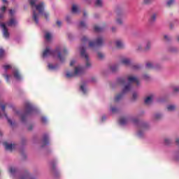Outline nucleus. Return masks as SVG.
I'll return each mask as SVG.
<instances>
[{
    "label": "nucleus",
    "mask_w": 179,
    "mask_h": 179,
    "mask_svg": "<svg viewBox=\"0 0 179 179\" xmlns=\"http://www.w3.org/2000/svg\"><path fill=\"white\" fill-rule=\"evenodd\" d=\"M129 82L128 84L124 85V88L122 89V93L117 94L115 97V101H120L127 93H129V92H131V89H132V84L131 83H135L138 85H139V78L138 77L132 75V74H129L126 76V77H120L117 78V83L119 85H125V82Z\"/></svg>",
    "instance_id": "f257e3e1"
},
{
    "label": "nucleus",
    "mask_w": 179,
    "mask_h": 179,
    "mask_svg": "<svg viewBox=\"0 0 179 179\" xmlns=\"http://www.w3.org/2000/svg\"><path fill=\"white\" fill-rule=\"evenodd\" d=\"M29 3L32 9H36V10H33L32 17L36 24H38V20L41 15H43L45 19L50 17V14L44 12V8L45 7L44 2L38 3V0H29Z\"/></svg>",
    "instance_id": "f03ea898"
},
{
    "label": "nucleus",
    "mask_w": 179,
    "mask_h": 179,
    "mask_svg": "<svg viewBox=\"0 0 179 179\" xmlns=\"http://www.w3.org/2000/svg\"><path fill=\"white\" fill-rule=\"evenodd\" d=\"M69 52L66 48L58 46L55 50H53L50 47L46 48L43 52V58H48V57H57V59L60 62L65 61V55H68Z\"/></svg>",
    "instance_id": "7ed1b4c3"
},
{
    "label": "nucleus",
    "mask_w": 179,
    "mask_h": 179,
    "mask_svg": "<svg viewBox=\"0 0 179 179\" xmlns=\"http://www.w3.org/2000/svg\"><path fill=\"white\" fill-rule=\"evenodd\" d=\"M129 120L134 122V123L137 126V136L138 138H143L145 136V131L148 129V123L145 122H141L136 119L131 118V116L122 117L119 120V124L121 125H127Z\"/></svg>",
    "instance_id": "20e7f679"
},
{
    "label": "nucleus",
    "mask_w": 179,
    "mask_h": 179,
    "mask_svg": "<svg viewBox=\"0 0 179 179\" xmlns=\"http://www.w3.org/2000/svg\"><path fill=\"white\" fill-rule=\"evenodd\" d=\"M23 110H16L15 114L19 115L22 122H26L27 115L36 113L37 108L30 102H25Z\"/></svg>",
    "instance_id": "39448f33"
},
{
    "label": "nucleus",
    "mask_w": 179,
    "mask_h": 179,
    "mask_svg": "<svg viewBox=\"0 0 179 179\" xmlns=\"http://www.w3.org/2000/svg\"><path fill=\"white\" fill-rule=\"evenodd\" d=\"M15 24H17V21H16V19L15 18H10V20L8 21L6 24L3 22L1 23V28L2 29L3 37L6 40L9 39V37L10 36V34L9 33V29H8V26L9 27H12Z\"/></svg>",
    "instance_id": "423d86ee"
},
{
    "label": "nucleus",
    "mask_w": 179,
    "mask_h": 179,
    "mask_svg": "<svg viewBox=\"0 0 179 179\" xmlns=\"http://www.w3.org/2000/svg\"><path fill=\"white\" fill-rule=\"evenodd\" d=\"M80 55L81 58L85 60V68H91L92 62H90V57L87 52H86V48L85 46L80 47Z\"/></svg>",
    "instance_id": "0eeeda50"
},
{
    "label": "nucleus",
    "mask_w": 179,
    "mask_h": 179,
    "mask_svg": "<svg viewBox=\"0 0 179 179\" xmlns=\"http://www.w3.org/2000/svg\"><path fill=\"white\" fill-rule=\"evenodd\" d=\"M85 73V68L78 65L75 66L74 72H69L67 71L66 73V77L69 79H71V78H75V76H80V75H83Z\"/></svg>",
    "instance_id": "6e6552de"
},
{
    "label": "nucleus",
    "mask_w": 179,
    "mask_h": 179,
    "mask_svg": "<svg viewBox=\"0 0 179 179\" xmlns=\"http://www.w3.org/2000/svg\"><path fill=\"white\" fill-rule=\"evenodd\" d=\"M121 64H123L125 66H129L134 71L141 69V66L139 64L132 63V61H131L129 58H123L121 60Z\"/></svg>",
    "instance_id": "1a4fd4ad"
},
{
    "label": "nucleus",
    "mask_w": 179,
    "mask_h": 179,
    "mask_svg": "<svg viewBox=\"0 0 179 179\" xmlns=\"http://www.w3.org/2000/svg\"><path fill=\"white\" fill-rule=\"evenodd\" d=\"M88 44L89 47L92 49L101 47V45H103V38L101 36H99L95 41H90Z\"/></svg>",
    "instance_id": "9d476101"
},
{
    "label": "nucleus",
    "mask_w": 179,
    "mask_h": 179,
    "mask_svg": "<svg viewBox=\"0 0 179 179\" xmlns=\"http://www.w3.org/2000/svg\"><path fill=\"white\" fill-rule=\"evenodd\" d=\"M6 107V104H5V105L1 104V113L2 112L3 113V115L1 114V118H2V117H5V118H6V120H8V124H10V125H11V127H13V125H15V123L13 122H12V120L8 117V115H6V113H5Z\"/></svg>",
    "instance_id": "9b49d317"
},
{
    "label": "nucleus",
    "mask_w": 179,
    "mask_h": 179,
    "mask_svg": "<svg viewBox=\"0 0 179 179\" xmlns=\"http://www.w3.org/2000/svg\"><path fill=\"white\" fill-rule=\"evenodd\" d=\"M13 76L15 80L19 81L22 79V74H20L17 69H13Z\"/></svg>",
    "instance_id": "f8f14e48"
},
{
    "label": "nucleus",
    "mask_w": 179,
    "mask_h": 179,
    "mask_svg": "<svg viewBox=\"0 0 179 179\" xmlns=\"http://www.w3.org/2000/svg\"><path fill=\"white\" fill-rule=\"evenodd\" d=\"M4 146L6 150H9V152H12L14 149H16V144L15 143H4Z\"/></svg>",
    "instance_id": "ddd939ff"
},
{
    "label": "nucleus",
    "mask_w": 179,
    "mask_h": 179,
    "mask_svg": "<svg viewBox=\"0 0 179 179\" xmlns=\"http://www.w3.org/2000/svg\"><path fill=\"white\" fill-rule=\"evenodd\" d=\"M3 6L1 8V17H2V13H5L6 12V8H8V5H9V2L8 0H2Z\"/></svg>",
    "instance_id": "4468645a"
},
{
    "label": "nucleus",
    "mask_w": 179,
    "mask_h": 179,
    "mask_svg": "<svg viewBox=\"0 0 179 179\" xmlns=\"http://www.w3.org/2000/svg\"><path fill=\"white\" fill-rule=\"evenodd\" d=\"M146 68H148V69H157L159 67L156 63L148 62L146 63Z\"/></svg>",
    "instance_id": "2eb2a0df"
},
{
    "label": "nucleus",
    "mask_w": 179,
    "mask_h": 179,
    "mask_svg": "<svg viewBox=\"0 0 179 179\" xmlns=\"http://www.w3.org/2000/svg\"><path fill=\"white\" fill-rule=\"evenodd\" d=\"M154 99H155V95L153 94L149 95L145 99V103L149 106V104H152Z\"/></svg>",
    "instance_id": "dca6fc26"
},
{
    "label": "nucleus",
    "mask_w": 179,
    "mask_h": 179,
    "mask_svg": "<svg viewBox=\"0 0 179 179\" xmlns=\"http://www.w3.org/2000/svg\"><path fill=\"white\" fill-rule=\"evenodd\" d=\"M44 37H45V40H46V41H51L52 40L53 36L51 32L47 31L45 33Z\"/></svg>",
    "instance_id": "f3484780"
},
{
    "label": "nucleus",
    "mask_w": 179,
    "mask_h": 179,
    "mask_svg": "<svg viewBox=\"0 0 179 179\" xmlns=\"http://www.w3.org/2000/svg\"><path fill=\"white\" fill-rule=\"evenodd\" d=\"M48 69H50V71H57V69H58L59 66L58 64H53L51 63H49L48 64Z\"/></svg>",
    "instance_id": "a211bd4d"
},
{
    "label": "nucleus",
    "mask_w": 179,
    "mask_h": 179,
    "mask_svg": "<svg viewBox=\"0 0 179 179\" xmlns=\"http://www.w3.org/2000/svg\"><path fill=\"white\" fill-rule=\"evenodd\" d=\"M42 143H43L42 146H45V145H48L50 143V142L48 141V134L43 135Z\"/></svg>",
    "instance_id": "6ab92c4d"
},
{
    "label": "nucleus",
    "mask_w": 179,
    "mask_h": 179,
    "mask_svg": "<svg viewBox=\"0 0 179 179\" xmlns=\"http://www.w3.org/2000/svg\"><path fill=\"white\" fill-rule=\"evenodd\" d=\"M163 117V115L161 113H155L152 115V120L153 121H159V120H162V117Z\"/></svg>",
    "instance_id": "aec40b11"
},
{
    "label": "nucleus",
    "mask_w": 179,
    "mask_h": 179,
    "mask_svg": "<svg viewBox=\"0 0 179 179\" xmlns=\"http://www.w3.org/2000/svg\"><path fill=\"white\" fill-rule=\"evenodd\" d=\"M115 45L117 48H124V42L121 40H117L115 41Z\"/></svg>",
    "instance_id": "412c9836"
},
{
    "label": "nucleus",
    "mask_w": 179,
    "mask_h": 179,
    "mask_svg": "<svg viewBox=\"0 0 179 179\" xmlns=\"http://www.w3.org/2000/svg\"><path fill=\"white\" fill-rule=\"evenodd\" d=\"M118 68H120L118 64H113L110 66V70L112 72H117V71H118Z\"/></svg>",
    "instance_id": "4be33fe9"
},
{
    "label": "nucleus",
    "mask_w": 179,
    "mask_h": 179,
    "mask_svg": "<svg viewBox=\"0 0 179 179\" xmlns=\"http://www.w3.org/2000/svg\"><path fill=\"white\" fill-rule=\"evenodd\" d=\"M80 90L83 93V94H86V93H87V88L86 87V84H82L80 87Z\"/></svg>",
    "instance_id": "5701e85b"
},
{
    "label": "nucleus",
    "mask_w": 179,
    "mask_h": 179,
    "mask_svg": "<svg viewBox=\"0 0 179 179\" xmlns=\"http://www.w3.org/2000/svg\"><path fill=\"white\" fill-rule=\"evenodd\" d=\"M95 6H97L98 8H101L103 6V0H95Z\"/></svg>",
    "instance_id": "b1692460"
},
{
    "label": "nucleus",
    "mask_w": 179,
    "mask_h": 179,
    "mask_svg": "<svg viewBox=\"0 0 179 179\" xmlns=\"http://www.w3.org/2000/svg\"><path fill=\"white\" fill-rule=\"evenodd\" d=\"M71 10L73 13H79V7L76 5H73Z\"/></svg>",
    "instance_id": "393cba45"
},
{
    "label": "nucleus",
    "mask_w": 179,
    "mask_h": 179,
    "mask_svg": "<svg viewBox=\"0 0 179 179\" xmlns=\"http://www.w3.org/2000/svg\"><path fill=\"white\" fill-rule=\"evenodd\" d=\"M97 58H99V59H104V58H106V55H104L101 52H97Z\"/></svg>",
    "instance_id": "a878e982"
},
{
    "label": "nucleus",
    "mask_w": 179,
    "mask_h": 179,
    "mask_svg": "<svg viewBox=\"0 0 179 179\" xmlns=\"http://www.w3.org/2000/svg\"><path fill=\"white\" fill-rule=\"evenodd\" d=\"M94 29L96 33H100V32L103 31V29L102 27H100L97 25H96Z\"/></svg>",
    "instance_id": "bb28decb"
},
{
    "label": "nucleus",
    "mask_w": 179,
    "mask_h": 179,
    "mask_svg": "<svg viewBox=\"0 0 179 179\" xmlns=\"http://www.w3.org/2000/svg\"><path fill=\"white\" fill-rule=\"evenodd\" d=\"M116 23H117V24H122V23H124V21L122 20V17H117L116 18Z\"/></svg>",
    "instance_id": "cd10ccee"
},
{
    "label": "nucleus",
    "mask_w": 179,
    "mask_h": 179,
    "mask_svg": "<svg viewBox=\"0 0 179 179\" xmlns=\"http://www.w3.org/2000/svg\"><path fill=\"white\" fill-rule=\"evenodd\" d=\"M168 111H174L176 110L175 105L171 104L167 106Z\"/></svg>",
    "instance_id": "c85d7f7f"
},
{
    "label": "nucleus",
    "mask_w": 179,
    "mask_h": 179,
    "mask_svg": "<svg viewBox=\"0 0 179 179\" xmlns=\"http://www.w3.org/2000/svg\"><path fill=\"white\" fill-rule=\"evenodd\" d=\"M176 3V0H168L166 1L167 6H171Z\"/></svg>",
    "instance_id": "c756f323"
},
{
    "label": "nucleus",
    "mask_w": 179,
    "mask_h": 179,
    "mask_svg": "<svg viewBox=\"0 0 179 179\" xmlns=\"http://www.w3.org/2000/svg\"><path fill=\"white\" fill-rule=\"evenodd\" d=\"M3 76L5 78L6 82H9L10 80H12V76H9L8 74H4Z\"/></svg>",
    "instance_id": "7c9ffc66"
},
{
    "label": "nucleus",
    "mask_w": 179,
    "mask_h": 179,
    "mask_svg": "<svg viewBox=\"0 0 179 179\" xmlns=\"http://www.w3.org/2000/svg\"><path fill=\"white\" fill-rule=\"evenodd\" d=\"M157 17V14L156 13H154L151 15V17H150V21L151 22H156V19Z\"/></svg>",
    "instance_id": "2f4dec72"
},
{
    "label": "nucleus",
    "mask_w": 179,
    "mask_h": 179,
    "mask_svg": "<svg viewBox=\"0 0 179 179\" xmlns=\"http://www.w3.org/2000/svg\"><path fill=\"white\" fill-rule=\"evenodd\" d=\"M164 142L165 145H170L171 143V139L170 138H165Z\"/></svg>",
    "instance_id": "473e14b6"
},
{
    "label": "nucleus",
    "mask_w": 179,
    "mask_h": 179,
    "mask_svg": "<svg viewBox=\"0 0 179 179\" xmlns=\"http://www.w3.org/2000/svg\"><path fill=\"white\" fill-rule=\"evenodd\" d=\"M150 47H152V42L148 41L145 45V50H150Z\"/></svg>",
    "instance_id": "72a5a7b5"
},
{
    "label": "nucleus",
    "mask_w": 179,
    "mask_h": 179,
    "mask_svg": "<svg viewBox=\"0 0 179 179\" xmlns=\"http://www.w3.org/2000/svg\"><path fill=\"white\" fill-rule=\"evenodd\" d=\"M12 69V66L9 64H6L3 66V69H4V71H9V69Z\"/></svg>",
    "instance_id": "f704fd0d"
},
{
    "label": "nucleus",
    "mask_w": 179,
    "mask_h": 179,
    "mask_svg": "<svg viewBox=\"0 0 179 179\" xmlns=\"http://www.w3.org/2000/svg\"><path fill=\"white\" fill-rule=\"evenodd\" d=\"M172 90H173V93H179V86L172 87Z\"/></svg>",
    "instance_id": "c9c22d12"
},
{
    "label": "nucleus",
    "mask_w": 179,
    "mask_h": 179,
    "mask_svg": "<svg viewBox=\"0 0 179 179\" xmlns=\"http://www.w3.org/2000/svg\"><path fill=\"white\" fill-rule=\"evenodd\" d=\"M9 171L11 174H15V173H16V171H17V169H16V168H15V167H10Z\"/></svg>",
    "instance_id": "e433bc0d"
},
{
    "label": "nucleus",
    "mask_w": 179,
    "mask_h": 179,
    "mask_svg": "<svg viewBox=\"0 0 179 179\" xmlns=\"http://www.w3.org/2000/svg\"><path fill=\"white\" fill-rule=\"evenodd\" d=\"M131 99L133 101L136 100L138 99V93H136V92L133 93Z\"/></svg>",
    "instance_id": "4c0bfd02"
},
{
    "label": "nucleus",
    "mask_w": 179,
    "mask_h": 179,
    "mask_svg": "<svg viewBox=\"0 0 179 179\" xmlns=\"http://www.w3.org/2000/svg\"><path fill=\"white\" fill-rule=\"evenodd\" d=\"M80 27H86V22L85 21L80 22L79 24Z\"/></svg>",
    "instance_id": "58836bf2"
},
{
    "label": "nucleus",
    "mask_w": 179,
    "mask_h": 179,
    "mask_svg": "<svg viewBox=\"0 0 179 179\" xmlns=\"http://www.w3.org/2000/svg\"><path fill=\"white\" fill-rule=\"evenodd\" d=\"M82 43H87L88 41V38L87 36H83L82 39H81Z\"/></svg>",
    "instance_id": "ea45409f"
},
{
    "label": "nucleus",
    "mask_w": 179,
    "mask_h": 179,
    "mask_svg": "<svg viewBox=\"0 0 179 179\" xmlns=\"http://www.w3.org/2000/svg\"><path fill=\"white\" fill-rule=\"evenodd\" d=\"M76 65V60L73 59L71 60V62H70V66H75Z\"/></svg>",
    "instance_id": "a19ab883"
},
{
    "label": "nucleus",
    "mask_w": 179,
    "mask_h": 179,
    "mask_svg": "<svg viewBox=\"0 0 179 179\" xmlns=\"http://www.w3.org/2000/svg\"><path fill=\"white\" fill-rule=\"evenodd\" d=\"M177 50V48L172 47L169 48V51H171V52H176Z\"/></svg>",
    "instance_id": "79ce46f5"
},
{
    "label": "nucleus",
    "mask_w": 179,
    "mask_h": 179,
    "mask_svg": "<svg viewBox=\"0 0 179 179\" xmlns=\"http://www.w3.org/2000/svg\"><path fill=\"white\" fill-rule=\"evenodd\" d=\"M110 111H111V113H117V111H118V109L115 107H112L110 108Z\"/></svg>",
    "instance_id": "37998d69"
},
{
    "label": "nucleus",
    "mask_w": 179,
    "mask_h": 179,
    "mask_svg": "<svg viewBox=\"0 0 179 179\" xmlns=\"http://www.w3.org/2000/svg\"><path fill=\"white\" fill-rule=\"evenodd\" d=\"M15 13H16V10H9V14H10L11 16H13Z\"/></svg>",
    "instance_id": "c03bdc74"
},
{
    "label": "nucleus",
    "mask_w": 179,
    "mask_h": 179,
    "mask_svg": "<svg viewBox=\"0 0 179 179\" xmlns=\"http://www.w3.org/2000/svg\"><path fill=\"white\" fill-rule=\"evenodd\" d=\"M152 1H153V0H143V2H144V3L148 5L149 3H152Z\"/></svg>",
    "instance_id": "a18cd8bd"
},
{
    "label": "nucleus",
    "mask_w": 179,
    "mask_h": 179,
    "mask_svg": "<svg viewBox=\"0 0 179 179\" xmlns=\"http://www.w3.org/2000/svg\"><path fill=\"white\" fill-rule=\"evenodd\" d=\"M41 122H43V124H45V122H47V117H42Z\"/></svg>",
    "instance_id": "49530a36"
},
{
    "label": "nucleus",
    "mask_w": 179,
    "mask_h": 179,
    "mask_svg": "<svg viewBox=\"0 0 179 179\" xmlns=\"http://www.w3.org/2000/svg\"><path fill=\"white\" fill-rule=\"evenodd\" d=\"M164 38H165V40H166V41H169V40L171 39L170 36H169V35H164Z\"/></svg>",
    "instance_id": "de8ad7c7"
},
{
    "label": "nucleus",
    "mask_w": 179,
    "mask_h": 179,
    "mask_svg": "<svg viewBox=\"0 0 179 179\" xmlns=\"http://www.w3.org/2000/svg\"><path fill=\"white\" fill-rule=\"evenodd\" d=\"M5 55V50L3 49H1V57H3Z\"/></svg>",
    "instance_id": "09e8293b"
},
{
    "label": "nucleus",
    "mask_w": 179,
    "mask_h": 179,
    "mask_svg": "<svg viewBox=\"0 0 179 179\" xmlns=\"http://www.w3.org/2000/svg\"><path fill=\"white\" fill-rule=\"evenodd\" d=\"M57 26H59V27H61V26L62 24V22L59 20H57Z\"/></svg>",
    "instance_id": "8fccbe9b"
},
{
    "label": "nucleus",
    "mask_w": 179,
    "mask_h": 179,
    "mask_svg": "<svg viewBox=\"0 0 179 179\" xmlns=\"http://www.w3.org/2000/svg\"><path fill=\"white\" fill-rule=\"evenodd\" d=\"M66 21L67 22H71V17H69V16H67L66 17Z\"/></svg>",
    "instance_id": "3c124183"
},
{
    "label": "nucleus",
    "mask_w": 179,
    "mask_h": 179,
    "mask_svg": "<svg viewBox=\"0 0 179 179\" xmlns=\"http://www.w3.org/2000/svg\"><path fill=\"white\" fill-rule=\"evenodd\" d=\"M149 78H150L149 75H145L144 76V79L148 80V79H149Z\"/></svg>",
    "instance_id": "603ef678"
},
{
    "label": "nucleus",
    "mask_w": 179,
    "mask_h": 179,
    "mask_svg": "<svg viewBox=\"0 0 179 179\" xmlns=\"http://www.w3.org/2000/svg\"><path fill=\"white\" fill-rule=\"evenodd\" d=\"M83 16L84 17H86V16H87V13L86 11L83 12Z\"/></svg>",
    "instance_id": "864d4df0"
},
{
    "label": "nucleus",
    "mask_w": 179,
    "mask_h": 179,
    "mask_svg": "<svg viewBox=\"0 0 179 179\" xmlns=\"http://www.w3.org/2000/svg\"><path fill=\"white\" fill-rule=\"evenodd\" d=\"M176 143L177 145H179V137H178L176 140Z\"/></svg>",
    "instance_id": "5fc2aeb1"
},
{
    "label": "nucleus",
    "mask_w": 179,
    "mask_h": 179,
    "mask_svg": "<svg viewBox=\"0 0 179 179\" xmlns=\"http://www.w3.org/2000/svg\"><path fill=\"white\" fill-rule=\"evenodd\" d=\"M85 2H87V3H92V0H85Z\"/></svg>",
    "instance_id": "6e6d98bb"
},
{
    "label": "nucleus",
    "mask_w": 179,
    "mask_h": 179,
    "mask_svg": "<svg viewBox=\"0 0 179 179\" xmlns=\"http://www.w3.org/2000/svg\"><path fill=\"white\" fill-rule=\"evenodd\" d=\"M28 129H29V131H31V129H33V126H29L28 127Z\"/></svg>",
    "instance_id": "4d7b16f0"
},
{
    "label": "nucleus",
    "mask_w": 179,
    "mask_h": 179,
    "mask_svg": "<svg viewBox=\"0 0 179 179\" xmlns=\"http://www.w3.org/2000/svg\"><path fill=\"white\" fill-rule=\"evenodd\" d=\"M115 30H117V28L113 27H112V31H115Z\"/></svg>",
    "instance_id": "13d9d810"
},
{
    "label": "nucleus",
    "mask_w": 179,
    "mask_h": 179,
    "mask_svg": "<svg viewBox=\"0 0 179 179\" xmlns=\"http://www.w3.org/2000/svg\"><path fill=\"white\" fill-rule=\"evenodd\" d=\"M137 50H142V47L141 45H138V48H137Z\"/></svg>",
    "instance_id": "bf43d9fd"
},
{
    "label": "nucleus",
    "mask_w": 179,
    "mask_h": 179,
    "mask_svg": "<svg viewBox=\"0 0 179 179\" xmlns=\"http://www.w3.org/2000/svg\"><path fill=\"white\" fill-rule=\"evenodd\" d=\"M177 41H179V35L176 37Z\"/></svg>",
    "instance_id": "052dcab7"
},
{
    "label": "nucleus",
    "mask_w": 179,
    "mask_h": 179,
    "mask_svg": "<svg viewBox=\"0 0 179 179\" xmlns=\"http://www.w3.org/2000/svg\"><path fill=\"white\" fill-rule=\"evenodd\" d=\"M104 118H106V117H102V120H104Z\"/></svg>",
    "instance_id": "680f3d73"
},
{
    "label": "nucleus",
    "mask_w": 179,
    "mask_h": 179,
    "mask_svg": "<svg viewBox=\"0 0 179 179\" xmlns=\"http://www.w3.org/2000/svg\"><path fill=\"white\" fill-rule=\"evenodd\" d=\"M69 37L71 38V36L69 35Z\"/></svg>",
    "instance_id": "e2e57ef3"
},
{
    "label": "nucleus",
    "mask_w": 179,
    "mask_h": 179,
    "mask_svg": "<svg viewBox=\"0 0 179 179\" xmlns=\"http://www.w3.org/2000/svg\"><path fill=\"white\" fill-rule=\"evenodd\" d=\"M95 17H97L96 16V15H95Z\"/></svg>",
    "instance_id": "0e129e2a"
}]
</instances>
